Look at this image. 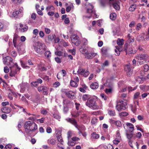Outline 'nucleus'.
<instances>
[{
  "label": "nucleus",
  "instance_id": "obj_34",
  "mask_svg": "<svg viewBox=\"0 0 149 149\" xmlns=\"http://www.w3.org/2000/svg\"><path fill=\"white\" fill-rule=\"evenodd\" d=\"M73 7V5L71 3H70V4L66 8V10L67 12H69L72 8Z\"/></svg>",
  "mask_w": 149,
  "mask_h": 149
},
{
  "label": "nucleus",
  "instance_id": "obj_1",
  "mask_svg": "<svg viewBox=\"0 0 149 149\" xmlns=\"http://www.w3.org/2000/svg\"><path fill=\"white\" fill-rule=\"evenodd\" d=\"M24 127L26 132L28 135L33 136L36 134L35 132L37 129V126L35 123L30 121H26L25 123Z\"/></svg>",
  "mask_w": 149,
  "mask_h": 149
},
{
  "label": "nucleus",
  "instance_id": "obj_7",
  "mask_svg": "<svg viewBox=\"0 0 149 149\" xmlns=\"http://www.w3.org/2000/svg\"><path fill=\"white\" fill-rule=\"evenodd\" d=\"M148 57V56L147 55L143 54H138L135 56V58L138 60L137 62L140 65H141L143 63V61L141 62V61L143 60L144 61L147 59Z\"/></svg>",
  "mask_w": 149,
  "mask_h": 149
},
{
  "label": "nucleus",
  "instance_id": "obj_23",
  "mask_svg": "<svg viewBox=\"0 0 149 149\" xmlns=\"http://www.w3.org/2000/svg\"><path fill=\"white\" fill-rule=\"evenodd\" d=\"M16 47H17V50L19 52H20V51L23 52L24 50L25 47L24 45H17Z\"/></svg>",
  "mask_w": 149,
  "mask_h": 149
},
{
  "label": "nucleus",
  "instance_id": "obj_55",
  "mask_svg": "<svg viewBox=\"0 0 149 149\" xmlns=\"http://www.w3.org/2000/svg\"><path fill=\"white\" fill-rule=\"evenodd\" d=\"M109 62L107 60H106L103 64L102 67H105L108 66L109 65Z\"/></svg>",
  "mask_w": 149,
  "mask_h": 149
},
{
  "label": "nucleus",
  "instance_id": "obj_56",
  "mask_svg": "<svg viewBox=\"0 0 149 149\" xmlns=\"http://www.w3.org/2000/svg\"><path fill=\"white\" fill-rule=\"evenodd\" d=\"M54 39L53 36L49 35L48 36L47 39L49 41H51Z\"/></svg>",
  "mask_w": 149,
  "mask_h": 149
},
{
  "label": "nucleus",
  "instance_id": "obj_5",
  "mask_svg": "<svg viewBox=\"0 0 149 149\" xmlns=\"http://www.w3.org/2000/svg\"><path fill=\"white\" fill-rule=\"evenodd\" d=\"M127 101H120L117 103L116 106V109L118 111H121L125 110L127 107Z\"/></svg>",
  "mask_w": 149,
  "mask_h": 149
},
{
  "label": "nucleus",
  "instance_id": "obj_21",
  "mask_svg": "<svg viewBox=\"0 0 149 149\" xmlns=\"http://www.w3.org/2000/svg\"><path fill=\"white\" fill-rule=\"evenodd\" d=\"M116 49L115 50V52L116 53L115 55L117 56H118L120 54V52L122 50V49L121 47L116 46Z\"/></svg>",
  "mask_w": 149,
  "mask_h": 149
},
{
  "label": "nucleus",
  "instance_id": "obj_59",
  "mask_svg": "<svg viewBox=\"0 0 149 149\" xmlns=\"http://www.w3.org/2000/svg\"><path fill=\"white\" fill-rule=\"evenodd\" d=\"M68 145H70L71 146H74L75 144V143L74 142L72 141H68Z\"/></svg>",
  "mask_w": 149,
  "mask_h": 149
},
{
  "label": "nucleus",
  "instance_id": "obj_47",
  "mask_svg": "<svg viewBox=\"0 0 149 149\" xmlns=\"http://www.w3.org/2000/svg\"><path fill=\"white\" fill-rule=\"evenodd\" d=\"M39 33V30L37 29H35L33 30V34L35 35L34 37H36V35H38Z\"/></svg>",
  "mask_w": 149,
  "mask_h": 149
},
{
  "label": "nucleus",
  "instance_id": "obj_14",
  "mask_svg": "<svg viewBox=\"0 0 149 149\" xmlns=\"http://www.w3.org/2000/svg\"><path fill=\"white\" fill-rule=\"evenodd\" d=\"M83 112V111L82 110L78 111L77 110L72 112L71 114L72 116L77 118L78 117L79 115L81 116Z\"/></svg>",
  "mask_w": 149,
  "mask_h": 149
},
{
  "label": "nucleus",
  "instance_id": "obj_37",
  "mask_svg": "<svg viewBox=\"0 0 149 149\" xmlns=\"http://www.w3.org/2000/svg\"><path fill=\"white\" fill-rule=\"evenodd\" d=\"M142 27V25L140 23H138L136 25V30L138 31L140 30Z\"/></svg>",
  "mask_w": 149,
  "mask_h": 149
},
{
  "label": "nucleus",
  "instance_id": "obj_49",
  "mask_svg": "<svg viewBox=\"0 0 149 149\" xmlns=\"http://www.w3.org/2000/svg\"><path fill=\"white\" fill-rule=\"evenodd\" d=\"M140 93L139 92H137L134 95V99H137L139 96H140Z\"/></svg>",
  "mask_w": 149,
  "mask_h": 149
},
{
  "label": "nucleus",
  "instance_id": "obj_11",
  "mask_svg": "<svg viewBox=\"0 0 149 149\" xmlns=\"http://www.w3.org/2000/svg\"><path fill=\"white\" fill-rule=\"evenodd\" d=\"M80 119L84 123H88L89 122L90 120V117L88 116L85 113H82L80 117Z\"/></svg>",
  "mask_w": 149,
  "mask_h": 149
},
{
  "label": "nucleus",
  "instance_id": "obj_28",
  "mask_svg": "<svg viewBox=\"0 0 149 149\" xmlns=\"http://www.w3.org/2000/svg\"><path fill=\"white\" fill-rule=\"evenodd\" d=\"M126 125L130 129V131L131 132L134 130V126L133 124L130 123H127Z\"/></svg>",
  "mask_w": 149,
  "mask_h": 149
},
{
  "label": "nucleus",
  "instance_id": "obj_6",
  "mask_svg": "<svg viewBox=\"0 0 149 149\" xmlns=\"http://www.w3.org/2000/svg\"><path fill=\"white\" fill-rule=\"evenodd\" d=\"M10 75L11 77L14 76L15 75L17 72V70H19L20 68H19L17 65L16 63L14 64L12 66L10 67Z\"/></svg>",
  "mask_w": 149,
  "mask_h": 149
},
{
  "label": "nucleus",
  "instance_id": "obj_30",
  "mask_svg": "<svg viewBox=\"0 0 149 149\" xmlns=\"http://www.w3.org/2000/svg\"><path fill=\"white\" fill-rule=\"evenodd\" d=\"M47 143L49 144L54 145L55 144V140L53 139H49L47 140Z\"/></svg>",
  "mask_w": 149,
  "mask_h": 149
},
{
  "label": "nucleus",
  "instance_id": "obj_40",
  "mask_svg": "<svg viewBox=\"0 0 149 149\" xmlns=\"http://www.w3.org/2000/svg\"><path fill=\"white\" fill-rule=\"evenodd\" d=\"M105 91L107 94H110L112 93V89L111 88H106Z\"/></svg>",
  "mask_w": 149,
  "mask_h": 149
},
{
  "label": "nucleus",
  "instance_id": "obj_44",
  "mask_svg": "<svg viewBox=\"0 0 149 149\" xmlns=\"http://www.w3.org/2000/svg\"><path fill=\"white\" fill-rule=\"evenodd\" d=\"M89 96L88 95H84L82 97V100L84 101H86L87 99H88L90 98Z\"/></svg>",
  "mask_w": 149,
  "mask_h": 149
},
{
  "label": "nucleus",
  "instance_id": "obj_32",
  "mask_svg": "<svg viewBox=\"0 0 149 149\" xmlns=\"http://www.w3.org/2000/svg\"><path fill=\"white\" fill-rule=\"evenodd\" d=\"M99 135L95 132H93L91 134V137L93 138L97 139L99 138Z\"/></svg>",
  "mask_w": 149,
  "mask_h": 149
},
{
  "label": "nucleus",
  "instance_id": "obj_35",
  "mask_svg": "<svg viewBox=\"0 0 149 149\" xmlns=\"http://www.w3.org/2000/svg\"><path fill=\"white\" fill-rule=\"evenodd\" d=\"M85 72V70L84 69L80 68L79 69L77 72L78 74H81L83 75Z\"/></svg>",
  "mask_w": 149,
  "mask_h": 149
},
{
  "label": "nucleus",
  "instance_id": "obj_50",
  "mask_svg": "<svg viewBox=\"0 0 149 149\" xmlns=\"http://www.w3.org/2000/svg\"><path fill=\"white\" fill-rule=\"evenodd\" d=\"M41 112L43 115H46L47 113V111L45 109L42 108L41 109Z\"/></svg>",
  "mask_w": 149,
  "mask_h": 149
},
{
  "label": "nucleus",
  "instance_id": "obj_27",
  "mask_svg": "<svg viewBox=\"0 0 149 149\" xmlns=\"http://www.w3.org/2000/svg\"><path fill=\"white\" fill-rule=\"evenodd\" d=\"M44 55L47 58L51 56V53L49 51H47L44 53Z\"/></svg>",
  "mask_w": 149,
  "mask_h": 149
},
{
  "label": "nucleus",
  "instance_id": "obj_18",
  "mask_svg": "<svg viewBox=\"0 0 149 149\" xmlns=\"http://www.w3.org/2000/svg\"><path fill=\"white\" fill-rule=\"evenodd\" d=\"M19 40L18 36L16 34H15L14 36L13 42L14 46L15 47H16L17 46V41Z\"/></svg>",
  "mask_w": 149,
  "mask_h": 149
},
{
  "label": "nucleus",
  "instance_id": "obj_33",
  "mask_svg": "<svg viewBox=\"0 0 149 149\" xmlns=\"http://www.w3.org/2000/svg\"><path fill=\"white\" fill-rule=\"evenodd\" d=\"M136 8V6L135 4L132 5L129 8V10L130 11H134Z\"/></svg>",
  "mask_w": 149,
  "mask_h": 149
},
{
  "label": "nucleus",
  "instance_id": "obj_60",
  "mask_svg": "<svg viewBox=\"0 0 149 149\" xmlns=\"http://www.w3.org/2000/svg\"><path fill=\"white\" fill-rule=\"evenodd\" d=\"M11 55L13 57H15L17 55V52L15 51H13L11 52Z\"/></svg>",
  "mask_w": 149,
  "mask_h": 149
},
{
  "label": "nucleus",
  "instance_id": "obj_36",
  "mask_svg": "<svg viewBox=\"0 0 149 149\" xmlns=\"http://www.w3.org/2000/svg\"><path fill=\"white\" fill-rule=\"evenodd\" d=\"M121 140L119 139L116 138L113 141V143L116 145H117L120 142Z\"/></svg>",
  "mask_w": 149,
  "mask_h": 149
},
{
  "label": "nucleus",
  "instance_id": "obj_62",
  "mask_svg": "<svg viewBox=\"0 0 149 149\" xmlns=\"http://www.w3.org/2000/svg\"><path fill=\"white\" fill-rule=\"evenodd\" d=\"M89 71L88 70H87L85 71L83 75L84 77H86L88 76L89 75Z\"/></svg>",
  "mask_w": 149,
  "mask_h": 149
},
{
  "label": "nucleus",
  "instance_id": "obj_64",
  "mask_svg": "<svg viewBox=\"0 0 149 149\" xmlns=\"http://www.w3.org/2000/svg\"><path fill=\"white\" fill-rule=\"evenodd\" d=\"M39 35L41 38H42L44 36V33L42 31H39Z\"/></svg>",
  "mask_w": 149,
  "mask_h": 149
},
{
  "label": "nucleus",
  "instance_id": "obj_2",
  "mask_svg": "<svg viewBox=\"0 0 149 149\" xmlns=\"http://www.w3.org/2000/svg\"><path fill=\"white\" fill-rule=\"evenodd\" d=\"M86 15L83 16L84 19H89L93 15H94L95 17L97 15L95 14V11L93 8V6L90 3H86Z\"/></svg>",
  "mask_w": 149,
  "mask_h": 149
},
{
  "label": "nucleus",
  "instance_id": "obj_42",
  "mask_svg": "<svg viewBox=\"0 0 149 149\" xmlns=\"http://www.w3.org/2000/svg\"><path fill=\"white\" fill-rule=\"evenodd\" d=\"M144 71L145 72L148 71L149 69V67L147 64L144 65L143 67Z\"/></svg>",
  "mask_w": 149,
  "mask_h": 149
},
{
  "label": "nucleus",
  "instance_id": "obj_12",
  "mask_svg": "<svg viewBox=\"0 0 149 149\" xmlns=\"http://www.w3.org/2000/svg\"><path fill=\"white\" fill-rule=\"evenodd\" d=\"M138 37L141 38L139 39V40H147L149 38V27L148 28V33H143L141 34V36H139Z\"/></svg>",
  "mask_w": 149,
  "mask_h": 149
},
{
  "label": "nucleus",
  "instance_id": "obj_51",
  "mask_svg": "<svg viewBox=\"0 0 149 149\" xmlns=\"http://www.w3.org/2000/svg\"><path fill=\"white\" fill-rule=\"evenodd\" d=\"M115 124L118 127H120L122 126L121 123L119 120L116 121V122Z\"/></svg>",
  "mask_w": 149,
  "mask_h": 149
},
{
  "label": "nucleus",
  "instance_id": "obj_26",
  "mask_svg": "<svg viewBox=\"0 0 149 149\" xmlns=\"http://www.w3.org/2000/svg\"><path fill=\"white\" fill-rule=\"evenodd\" d=\"M47 88L44 86H40L38 87V90L39 91H42L43 92H46Z\"/></svg>",
  "mask_w": 149,
  "mask_h": 149
},
{
  "label": "nucleus",
  "instance_id": "obj_29",
  "mask_svg": "<svg viewBox=\"0 0 149 149\" xmlns=\"http://www.w3.org/2000/svg\"><path fill=\"white\" fill-rule=\"evenodd\" d=\"M54 7L52 6H49L46 7L45 10L47 12H50L51 11L54 10Z\"/></svg>",
  "mask_w": 149,
  "mask_h": 149
},
{
  "label": "nucleus",
  "instance_id": "obj_15",
  "mask_svg": "<svg viewBox=\"0 0 149 149\" xmlns=\"http://www.w3.org/2000/svg\"><path fill=\"white\" fill-rule=\"evenodd\" d=\"M65 94L68 97L71 99H74L75 98V93L71 91H66Z\"/></svg>",
  "mask_w": 149,
  "mask_h": 149
},
{
  "label": "nucleus",
  "instance_id": "obj_22",
  "mask_svg": "<svg viewBox=\"0 0 149 149\" xmlns=\"http://www.w3.org/2000/svg\"><path fill=\"white\" fill-rule=\"evenodd\" d=\"M80 52L83 54H86L88 52V50L84 47L81 46L79 49Z\"/></svg>",
  "mask_w": 149,
  "mask_h": 149
},
{
  "label": "nucleus",
  "instance_id": "obj_61",
  "mask_svg": "<svg viewBox=\"0 0 149 149\" xmlns=\"http://www.w3.org/2000/svg\"><path fill=\"white\" fill-rule=\"evenodd\" d=\"M75 105L76 110H79L80 107V104L79 103L76 102L75 103Z\"/></svg>",
  "mask_w": 149,
  "mask_h": 149
},
{
  "label": "nucleus",
  "instance_id": "obj_58",
  "mask_svg": "<svg viewBox=\"0 0 149 149\" xmlns=\"http://www.w3.org/2000/svg\"><path fill=\"white\" fill-rule=\"evenodd\" d=\"M136 52V51H133L132 48L130 47L129 48V54H134Z\"/></svg>",
  "mask_w": 149,
  "mask_h": 149
},
{
  "label": "nucleus",
  "instance_id": "obj_48",
  "mask_svg": "<svg viewBox=\"0 0 149 149\" xmlns=\"http://www.w3.org/2000/svg\"><path fill=\"white\" fill-rule=\"evenodd\" d=\"M128 114V113L126 112H123L120 113V115L121 116H127Z\"/></svg>",
  "mask_w": 149,
  "mask_h": 149
},
{
  "label": "nucleus",
  "instance_id": "obj_17",
  "mask_svg": "<svg viewBox=\"0 0 149 149\" xmlns=\"http://www.w3.org/2000/svg\"><path fill=\"white\" fill-rule=\"evenodd\" d=\"M19 26V29L22 32H24L28 30V26L26 25L20 24Z\"/></svg>",
  "mask_w": 149,
  "mask_h": 149
},
{
  "label": "nucleus",
  "instance_id": "obj_16",
  "mask_svg": "<svg viewBox=\"0 0 149 149\" xmlns=\"http://www.w3.org/2000/svg\"><path fill=\"white\" fill-rule=\"evenodd\" d=\"M56 138L58 141H59L61 144L63 145V141L61 136V134L60 132H58L57 134Z\"/></svg>",
  "mask_w": 149,
  "mask_h": 149
},
{
  "label": "nucleus",
  "instance_id": "obj_31",
  "mask_svg": "<svg viewBox=\"0 0 149 149\" xmlns=\"http://www.w3.org/2000/svg\"><path fill=\"white\" fill-rule=\"evenodd\" d=\"M117 44L119 46L122 45L124 44V40L122 39H118L117 40Z\"/></svg>",
  "mask_w": 149,
  "mask_h": 149
},
{
  "label": "nucleus",
  "instance_id": "obj_53",
  "mask_svg": "<svg viewBox=\"0 0 149 149\" xmlns=\"http://www.w3.org/2000/svg\"><path fill=\"white\" fill-rule=\"evenodd\" d=\"M19 14V11L18 10H16L13 13V15L14 17H17V16L18 14Z\"/></svg>",
  "mask_w": 149,
  "mask_h": 149
},
{
  "label": "nucleus",
  "instance_id": "obj_3",
  "mask_svg": "<svg viewBox=\"0 0 149 149\" xmlns=\"http://www.w3.org/2000/svg\"><path fill=\"white\" fill-rule=\"evenodd\" d=\"M87 106L90 108L94 109H99V107L96 102V100L92 97L89 98L87 101L86 102Z\"/></svg>",
  "mask_w": 149,
  "mask_h": 149
},
{
  "label": "nucleus",
  "instance_id": "obj_54",
  "mask_svg": "<svg viewBox=\"0 0 149 149\" xmlns=\"http://www.w3.org/2000/svg\"><path fill=\"white\" fill-rule=\"evenodd\" d=\"M116 138L119 139H121L120 134L119 130H118L117 132Z\"/></svg>",
  "mask_w": 149,
  "mask_h": 149
},
{
  "label": "nucleus",
  "instance_id": "obj_41",
  "mask_svg": "<svg viewBox=\"0 0 149 149\" xmlns=\"http://www.w3.org/2000/svg\"><path fill=\"white\" fill-rule=\"evenodd\" d=\"M113 6L114 8L116 10H118L119 8V6L116 3H113Z\"/></svg>",
  "mask_w": 149,
  "mask_h": 149
},
{
  "label": "nucleus",
  "instance_id": "obj_43",
  "mask_svg": "<svg viewBox=\"0 0 149 149\" xmlns=\"http://www.w3.org/2000/svg\"><path fill=\"white\" fill-rule=\"evenodd\" d=\"M107 48L105 47H103L102 48L101 51L102 54H106L107 51Z\"/></svg>",
  "mask_w": 149,
  "mask_h": 149
},
{
  "label": "nucleus",
  "instance_id": "obj_52",
  "mask_svg": "<svg viewBox=\"0 0 149 149\" xmlns=\"http://www.w3.org/2000/svg\"><path fill=\"white\" fill-rule=\"evenodd\" d=\"M45 119V118H42L41 119H37V120L38 123H43Z\"/></svg>",
  "mask_w": 149,
  "mask_h": 149
},
{
  "label": "nucleus",
  "instance_id": "obj_45",
  "mask_svg": "<svg viewBox=\"0 0 149 149\" xmlns=\"http://www.w3.org/2000/svg\"><path fill=\"white\" fill-rule=\"evenodd\" d=\"M109 114L111 116H114L115 115V111L114 110H110L108 112Z\"/></svg>",
  "mask_w": 149,
  "mask_h": 149
},
{
  "label": "nucleus",
  "instance_id": "obj_4",
  "mask_svg": "<svg viewBox=\"0 0 149 149\" xmlns=\"http://www.w3.org/2000/svg\"><path fill=\"white\" fill-rule=\"evenodd\" d=\"M47 49V46L43 43L38 42L36 47H34V49L37 53L42 54Z\"/></svg>",
  "mask_w": 149,
  "mask_h": 149
},
{
  "label": "nucleus",
  "instance_id": "obj_9",
  "mask_svg": "<svg viewBox=\"0 0 149 149\" xmlns=\"http://www.w3.org/2000/svg\"><path fill=\"white\" fill-rule=\"evenodd\" d=\"M124 70L126 72L127 76L130 77L132 75L133 72L132 69L131 68L130 64L126 65L125 67Z\"/></svg>",
  "mask_w": 149,
  "mask_h": 149
},
{
  "label": "nucleus",
  "instance_id": "obj_13",
  "mask_svg": "<svg viewBox=\"0 0 149 149\" xmlns=\"http://www.w3.org/2000/svg\"><path fill=\"white\" fill-rule=\"evenodd\" d=\"M65 120L68 122L74 125L75 127L79 129V126L77 124V122L76 120L73 119H72L70 118H68L65 119Z\"/></svg>",
  "mask_w": 149,
  "mask_h": 149
},
{
  "label": "nucleus",
  "instance_id": "obj_39",
  "mask_svg": "<svg viewBox=\"0 0 149 149\" xmlns=\"http://www.w3.org/2000/svg\"><path fill=\"white\" fill-rule=\"evenodd\" d=\"M71 86L72 87H77V83L71 80L70 82Z\"/></svg>",
  "mask_w": 149,
  "mask_h": 149
},
{
  "label": "nucleus",
  "instance_id": "obj_24",
  "mask_svg": "<svg viewBox=\"0 0 149 149\" xmlns=\"http://www.w3.org/2000/svg\"><path fill=\"white\" fill-rule=\"evenodd\" d=\"M1 110L3 112L5 113H9L11 111L10 109L7 107H4L1 109Z\"/></svg>",
  "mask_w": 149,
  "mask_h": 149
},
{
  "label": "nucleus",
  "instance_id": "obj_8",
  "mask_svg": "<svg viewBox=\"0 0 149 149\" xmlns=\"http://www.w3.org/2000/svg\"><path fill=\"white\" fill-rule=\"evenodd\" d=\"M3 63L4 64L12 66L14 63L12 61V58L9 56H7L3 58Z\"/></svg>",
  "mask_w": 149,
  "mask_h": 149
},
{
  "label": "nucleus",
  "instance_id": "obj_10",
  "mask_svg": "<svg viewBox=\"0 0 149 149\" xmlns=\"http://www.w3.org/2000/svg\"><path fill=\"white\" fill-rule=\"evenodd\" d=\"M72 42L76 46L79 45L80 43V41L79 39V37L76 35H73L70 37Z\"/></svg>",
  "mask_w": 149,
  "mask_h": 149
},
{
  "label": "nucleus",
  "instance_id": "obj_57",
  "mask_svg": "<svg viewBox=\"0 0 149 149\" xmlns=\"http://www.w3.org/2000/svg\"><path fill=\"white\" fill-rule=\"evenodd\" d=\"M82 41L83 42V44L84 45H87L88 41L87 39L85 38H84L83 39Z\"/></svg>",
  "mask_w": 149,
  "mask_h": 149
},
{
  "label": "nucleus",
  "instance_id": "obj_25",
  "mask_svg": "<svg viewBox=\"0 0 149 149\" xmlns=\"http://www.w3.org/2000/svg\"><path fill=\"white\" fill-rule=\"evenodd\" d=\"M98 84L96 82H95L92 83L90 85L91 88L93 89H97L98 88Z\"/></svg>",
  "mask_w": 149,
  "mask_h": 149
},
{
  "label": "nucleus",
  "instance_id": "obj_46",
  "mask_svg": "<svg viewBox=\"0 0 149 149\" xmlns=\"http://www.w3.org/2000/svg\"><path fill=\"white\" fill-rule=\"evenodd\" d=\"M97 119L96 118H93L91 121V123L92 124H95L97 122Z\"/></svg>",
  "mask_w": 149,
  "mask_h": 149
},
{
  "label": "nucleus",
  "instance_id": "obj_19",
  "mask_svg": "<svg viewBox=\"0 0 149 149\" xmlns=\"http://www.w3.org/2000/svg\"><path fill=\"white\" fill-rule=\"evenodd\" d=\"M27 85V83H22V84H20L19 86L20 88V91L22 92H24L25 88L26 87Z\"/></svg>",
  "mask_w": 149,
  "mask_h": 149
},
{
  "label": "nucleus",
  "instance_id": "obj_38",
  "mask_svg": "<svg viewBox=\"0 0 149 149\" xmlns=\"http://www.w3.org/2000/svg\"><path fill=\"white\" fill-rule=\"evenodd\" d=\"M110 17L111 19L114 20L116 18V15L115 13H111L110 15Z\"/></svg>",
  "mask_w": 149,
  "mask_h": 149
},
{
  "label": "nucleus",
  "instance_id": "obj_63",
  "mask_svg": "<svg viewBox=\"0 0 149 149\" xmlns=\"http://www.w3.org/2000/svg\"><path fill=\"white\" fill-rule=\"evenodd\" d=\"M135 23H136L135 21H132L130 23L129 26L130 27H133L134 26V25L135 24Z\"/></svg>",
  "mask_w": 149,
  "mask_h": 149
},
{
  "label": "nucleus",
  "instance_id": "obj_20",
  "mask_svg": "<svg viewBox=\"0 0 149 149\" xmlns=\"http://www.w3.org/2000/svg\"><path fill=\"white\" fill-rule=\"evenodd\" d=\"M96 55V53H90L88 52L86 54V56L85 57L87 58L88 59H91L95 56Z\"/></svg>",
  "mask_w": 149,
  "mask_h": 149
}]
</instances>
